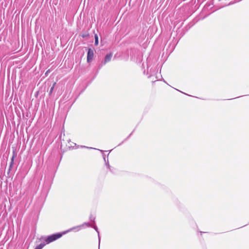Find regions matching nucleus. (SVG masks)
I'll list each match as a JSON object with an SVG mask.
<instances>
[{"label":"nucleus","mask_w":249,"mask_h":249,"mask_svg":"<svg viewBox=\"0 0 249 249\" xmlns=\"http://www.w3.org/2000/svg\"><path fill=\"white\" fill-rule=\"evenodd\" d=\"M109 169V170L111 172H113V168L111 166H110V168H108Z\"/></svg>","instance_id":"14"},{"label":"nucleus","mask_w":249,"mask_h":249,"mask_svg":"<svg viewBox=\"0 0 249 249\" xmlns=\"http://www.w3.org/2000/svg\"><path fill=\"white\" fill-rule=\"evenodd\" d=\"M16 157H17V154L16 153V152L14 151H13V154H12V157L11 159V161H10V165L9 166L8 173L10 172V171L11 170V169L12 168V167L14 163V160Z\"/></svg>","instance_id":"4"},{"label":"nucleus","mask_w":249,"mask_h":249,"mask_svg":"<svg viewBox=\"0 0 249 249\" xmlns=\"http://www.w3.org/2000/svg\"><path fill=\"white\" fill-rule=\"evenodd\" d=\"M81 227H82V226H78L76 227H73L71 228L73 229L71 231H72L73 230H75L76 231H79L81 229Z\"/></svg>","instance_id":"10"},{"label":"nucleus","mask_w":249,"mask_h":249,"mask_svg":"<svg viewBox=\"0 0 249 249\" xmlns=\"http://www.w3.org/2000/svg\"><path fill=\"white\" fill-rule=\"evenodd\" d=\"M81 147H82V148H89V149H92L93 148L92 147H87L86 146H81Z\"/></svg>","instance_id":"15"},{"label":"nucleus","mask_w":249,"mask_h":249,"mask_svg":"<svg viewBox=\"0 0 249 249\" xmlns=\"http://www.w3.org/2000/svg\"><path fill=\"white\" fill-rule=\"evenodd\" d=\"M85 225H86L87 226H88L89 227H91V225L89 222H85L81 226L82 227V226H84Z\"/></svg>","instance_id":"12"},{"label":"nucleus","mask_w":249,"mask_h":249,"mask_svg":"<svg viewBox=\"0 0 249 249\" xmlns=\"http://www.w3.org/2000/svg\"><path fill=\"white\" fill-rule=\"evenodd\" d=\"M72 229H70L63 232H57L48 236H41L40 238V240L43 241L44 242L43 243H44L46 245L56 241L58 239L61 238L63 234L71 231Z\"/></svg>","instance_id":"1"},{"label":"nucleus","mask_w":249,"mask_h":249,"mask_svg":"<svg viewBox=\"0 0 249 249\" xmlns=\"http://www.w3.org/2000/svg\"><path fill=\"white\" fill-rule=\"evenodd\" d=\"M89 34H83L81 36L83 38H85L86 37H87L88 36H89Z\"/></svg>","instance_id":"13"},{"label":"nucleus","mask_w":249,"mask_h":249,"mask_svg":"<svg viewBox=\"0 0 249 249\" xmlns=\"http://www.w3.org/2000/svg\"><path fill=\"white\" fill-rule=\"evenodd\" d=\"M93 56H94L93 51L91 49L89 48L88 53H87V62L88 63H89L91 61V60L93 59Z\"/></svg>","instance_id":"3"},{"label":"nucleus","mask_w":249,"mask_h":249,"mask_svg":"<svg viewBox=\"0 0 249 249\" xmlns=\"http://www.w3.org/2000/svg\"><path fill=\"white\" fill-rule=\"evenodd\" d=\"M94 38H95V43H94V44H95V46H97L98 45V43H99L98 36L97 34H95L94 35Z\"/></svg>","instance_id":"7"},{"label":"nucleus","mask_w":249,"mask_h":249,"mask_svg":"<svg viewBox=\"0 0 249 249\" xmlns=\"http://www.w3.org/2000/svg\"><path fill=\"white\" fill-rule=\"evenodd\" d=\"M89 219H90V221L95 223V217L94 216H92V215H90V217H89Z\"/></svg>","instance_id":"11"},{"label":"nucleus","mask_w":249,"mask_h":249,"mask_svg":"<svg viewBox=\"0 0 249 249\" xmlns=\"http://www.w3.org/2000/svg\"><path fill=\"white\" fill-rule=\"evenodd\" d=\"M103 158H104V160L105 162L106 165L107 166V168H110V165L109 164V162H108V159L107 160V161L106 159V158H105V156L104 155H103Z\"/></svg>","instance_id":"8"},{"label":"nucleus","mask_w":249,"mask_h":249,"mask_svg":"<svg viewBox=\"0 0 249 249\" xmlns=\"http://www.w3.org/2000/svg\"><path fill=\"white\" fill-rule=\"evenodd\" d=\"M49 71H46V73H45V74H47V73H49Z\"/></svg>","instance_id":"16"},{"label":"nucleus","mask_w":249,"mask_h":249,"mask_svg":"<svg viewBox=\"0 0 249 249\" xmlns=\"http://www.w3.org/2000/svg\"><path fill=\"white\" fill-rule=\"evenodd\" d=\"M45 246L44 243H41L37 246L35 249H42Z\"/></svg>","instance_id":"6"},{"label":"nucleus","mask_w":249,"mask_h":249,"mask_svg":"<svg viewBox=\"0 0 249 249\" xmlns=\"http://www.w3.org/2000/svg\"><path fill=\"white\" fill-rule=\"evenodd\" d=\"M55 84H56V83H54L53 85V86L51 87V88L50 89V91H49V94L51 95L53 92V89L54 88V87L55 86Z\"/></svg>","instance_id":"9"},{"label":"nucleus","mask_w":249,"mask_h":249,"mask_svg":"<svg viewBox=\"0 0 249 249\" xmlns=\"http://www.w3.org/2000/svg\"><path fill=\"white\" fill-rule=\"evenodd\" d=\"M112 57V53H111L107 54L105 56L104 60H103L101 62V64L99 65V68H101L103 66L105 65L107 63L110 62L111 60Z\"/></svg>","instance_id":"2"},{"label":"nucleus","mask_w":249,"mask_h":249,"mask_svg":"<svg viewBox=\"0 0 249 249\" xmlns=\"http://www.w3.org/2000/svg\"><path fill=\"white\" fill-rule=\"evenodd\" d=\"M93 228L97 231V232L98 233V241H99V248H100V240H101V238H100V234H99V231L98 229V228H97V227L96 226H95V225L93 226Z\"/></svg>","instance_id":"5"}]
</instances>
